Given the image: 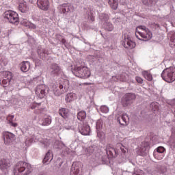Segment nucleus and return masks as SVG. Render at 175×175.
Segmentation results:
<instances>
[{
    "instance_id": "f257e3e1",
    "label": "nucleus",
    "mask_w": 175,
    "mask_h": 175,
    "mask_svg": "<svg viewBox=\"0 0 175 175\" xmlns=\"http://www.w3.org/2000/svg\"><path fill=\"white\" fill-rule=\"evenodd\" d=\"M29 83L33 85H37L36 94L38 95L40 98H44L49 94V88L46 86V85L42 84V77H36L31 80Z\"/></svg>"
},
{
    "instance_id": "f03ea898",
    "label": "nucleus",
    "mask_w": 175,
    "mask_h": 175,
    "mask_svg": "<svg viewBox=\"0 0 175 175\" xmlns=\"http://www.w3.org/2000/svg\"><path fill=\"white\" fill-rule=\"evenodd\" d=\"M128 152V149L122 145L121 143L116 144V148H114L111 145H107L106 148V152L108 158H116L118 154L122 155L125 154Z\"/></svg>"
},
{
    "instance_id": "7ed1b4c3",
    "label": "nucleus",
    "mask_w": 175,
    "mask_h": 175,
    "mask_svg": "<svg viewBox=\"0 0 175 175\" xmlns=\"http://www.w3.org/2000/svg\"><path fill=\"white\" fill-rule=\"evenodd\" d=\"M14 175H29L32 172V167L25 161L18 162L14 167Z\"/></svg>"
},
{
    "instance_id": "20e7f679",
    "label": "nucleus",
    "mask_w": 175,
    "mask_h": 175,
    "mask_svg": "<svg viewBox=\"0 0 175 175\" xmlns=\"http://www.w3.org/2000/svg\"><path fill=\"white\" fill-rule=\"evenodd\" d=\"M164 81L167 83H173L175 81V67H169L164 69L161 74Z\"/></svg>"
},
{
    "instance_id": "39448f33",
    "label": "nucleus",
    "mask_w": 175,
    "mask_h": 175,
    "mask_svg": "<svg viewBox=\"0 0 175 175\" xmlns=\"http://www.w3.org/2000/svg\"><path fill=\"white\" fill-rule=\"evenodd\" d=\"M72 73L76 77H79L80 79H88L91 76V72L88 70L87 67H75L72 70Z\"/></svg>"
},
{
    "instance_id": "423d86ee",
    "label": "nucleus",
    "mask_w": 175,
    "mask_h": 175,
    "mask_svg": "<svg viewBox=\"0 0 175 175\" xmlns=\"http://www.w3.org/2000/svg\"><path fill=\"white\" fill-rule=\"evenodd\" d=\"M3 17L11 24H15L16 25L18 24V14L14 11H5L3 14Z\"/></svg>"
},
{
    "instance_id": "0eeeda50",
    "label": "nucleus",
    "mask_w": 175,
    "mask_h": 175,
    "mask_svg": "<svg viewBox=\"0 0 175 175\" xmlns=\"http://www.w3.org/2000/svg\"><path fill=\"white\" fill-rule=\"evenodd\" d=\"M136 99V95L133 93H126L122 98V105L124 107L131 106Z\"/></svg>"
},
{
    "instance_id": "6e6552de",
    "label": "nucleus",
    "mask_w": 175,
    "mask_h": 175,
    "mask_svg": "<svg viewBox=\"0 0 175 175\" xmlns=\"http://www.w3.org/2000/svg\"><path fill=\"white\" fill-rule=\"evenodd\" d=\"M12 72L9 71H1L0 72V84H8L12 81Z\"/></svg>"
},
{
    "instance_id": "1a4fd4ad",
    "label": "nucleus",
    "mask_w": 175,
    "mask_h": 175,
    "mask_svg": "<svg viewBox=\"0 0 175 175\" xmlns=\"http://www.w3.org/2000/svg\"><path fill=\"white\" fill-rule=\"evenodd\" d=\"M150 150V143L148 142H142L140 147L137 150L138 155L141 157H146L148 154V150Z\"/></svg>"
},
{
    "instance_id": "9d476101",
    "label": "nucleus",
    "mask_w": 175,
    "mask_h": 175,
    "mask_svg": "<svg viewBox=\"0 0 175 175\" xmlns=\"http://www.w3.org/2000/svg\"><path fill=\"white\" fill-rule=\"evenodd\" d=\"M122 44L125 49H129V50H132V49H135V47H136V43L133 42L132 38H131L129 36H124Z\"/></svg>"
},
{
    "instance_id": "9b49d317",
    "label": "nucleus",
    "mask_w": 175,
    "mask_h": 175,
    "mask_svg": "<svg viewBox=\"0 0 175 175\" xmlns=\"http://www.w3.org/2000/svg\"><path fill=\"white\" fill-rule=\"evenodd\" d=\"M61 73H62L61 67H59V66L55 63L52 64L50 68L51 76H52V77H57L59 76Z\"/></svg>"
},
{
    "instance_id": "f8f14e48",
    "label": "nucleus",
    "mask_w": 175,
    "mask_h": 175,
    "mask_svg": "<svg viewBox=\"0 0 175 175\" xmlns=\"http://www.w3.org/2000/svg\"><path fill=\"white\" fill-rule=\"evenodd\" d=\"M73 10H75V7L70 3H64L59 7V12L62 14L73 12Z\"/></svg>"
},
{
    "instance_id": "ddd939ff",
    "label": "nucleus",
    "mask_w": 175,
    "mask_h": 175,
    "mask_svg": "<svg viewBox=\"0 0 175 175\" xmlns=\"http://www.w3.org/2000/svg\"><path fill=\"white\" fill-rule=\"evenodd\" d=\"M138 28L144 31V33H139V35L142 38L146 39L145 40H150L152 38V33L146 26H139Z\"/></svg>"
},
{
    "instance_id": "4468645a",
    "label": "nucleus",
    "mask_w": 175,
    "mask_h": 175,
    "mask_svg": "<svg viewBox=\"0 0 175 175\" xmlns=\"http://www.w3.org/2000/svg\"><path fill=\"white\" fill-rule=\"evenodd\" d=\"M5 144H12L16 140V135L10 132H5L3 134Z\"/></svg>"
},
{
    "instance_id": "2eb2a0df",
    "label": "nucleus",
    "mask_w": 175,
    "mask_h": 175,
    "mask_svg": "<svg viewBox=\"0 0 175 175\" xmlns=\"http://www.w3.org/2000/svg\"><path fill=\"white\" fill-rule=\"evenodd\" d=\"M40 139L39 138V135L30 134V135L26 138L25 141V144L27 147H29L32 143H36V142H39Z\"/></svg>"
},
{
    "instance_id": "dca6fc26",
    "label": "nucleus",
    "mask_w": 175,
    "mask_h": 175,
    "mask_svg": "<svg viewBox=\"0 0 175 175\" xmlns=\"http://www.w3.org/2000/svg\"><path fill=\"white\" fill-rule=\"evenodd\" d=\"M78 129L79 133L83 135L84 136L90 135V132L91 131V127H90V125L87 124H79Z\"/></svg>"
},
{
    "instance_id": "f3484780",
    "label": "nucleus",
    "mask_w": 175,
    "mask_h": 175,
    "mask_svg": "<svg viewBox=\"0 0 175 175\" xmlns=\"http://www.w3.org/2000/svg\"><path fill=\"white\" fill-rule=\"evenodd\" d=\"M37 5L42 10H49V8H50L49 0H38Z\"/></svg>"
},
{
    "instance_id": "a211bd4d",
    "label": "nucleus",
    "mask_w": 175,
    "mask_h": 175,
    "mask_svg": "<svg viewBox=\"0 0 175 175\" xmlns=\"http://www.w3.org/2000/svg\"><path fill=\"white\" fill-rule=\"evenodd\" d=\"M64 88H68V86L61 84L59 86V88L57 87V85H53V94L55 96H59L64 94Z\"/></svg>"
},
{
    "instance_id": "6ab92c4d",
    "label": "nucleus",
    "mask_w": 175,
    "mask_h": 175,
    "mask_svg": "<svg viewBox=\"0 0 175 175\" xmlns=\"http://www.w3.org/2000/svg\"><path fill=\"white\" fill-rule=\"evenodd\" d=\"M117 121L120 125H128L129 123V116L127 113H124L120 116V118H118Z\"/></svg>"
},
{
    "instance_id": "aec40b11",
    "label": "nucleus",
    "mask_w": 175,
    "mask_h": 175,
    "mask_svg": "<svg viewBox=\"0 0 175 175\" xmlns=\"http://www.w3.org/2000/svg\"><path fill=\"white\" fill-rule=\"evenodd\" d=\"M8 167H10V161L5 159H1L0 161V170L4 172V170H7Z\"/></svg>"
},
{
    "instance_id": "412c9836",
    "label": "nucleus",
    "mask_w": 175,
    "mask_h": 175,
    "mask_svg": "<svg viewBox=\"0 0 175 175\" xmlns=\"http://www.w3.org/2000/svg\"><path fill=\"white\" fill-rule=\"evenodd\" d=\"M58 113L64 120H66V118H69V109L62 107L59 109Z\"/></svg>"
},
{
    "instance_id": "4be33fe9",
    "label": "nucleus",
    "mask_w": 175,
    "mask_h": 175,
    "mask_svg": "<svg viewBox=\"0 0 175 175\" xmlns=\"http://www.w3.org/2000/svg\"><path fill=\"white\" fill-rule=\"evenodd\" d=\"M37 53L41 59H46V57L49 55V51L43 48H38L37 50Z\"/></svg>"
},
{
    "instance_id": "5701e85b",
    "label": "nucleus",
    "mask_w": 175,
    "mask_h": 175,
    "mask_svg": "<svg viewBox=\"0 0 175 175\" xmlns=\"http://www.w3.org/2000/svg\"><path fill=\"white\" fill-rule=\"evenodd\" d=\"M40 125L42 126H49L51 124V116H46L39 120Z\"/></svg>"
},
{
    "instance_id": "b1692460",
    "label": "nucleus",
    "mask_w": 175,
    "mask_h": 175,
    "mask_svg": "<svg viewBox=\"0 0 175 175\" xmlns=\"http://www.w3.org/2000/svg\"><path fill=\"white\" fill-rule=\"evenodd\" d=\"M51 161H53V153H51V152L49 150L45 154L42 163H44V165H49V163H50Z\"/></svg>"
},
{
    "instance_id": "393cba45",
    "label": "nucleus",
    "mask_w": 175,
    "mask_h": 175,
    "mask_svg": "<svg viewBox=\"0 0 175 175\" xmlns=\"http://www.w3.org/2000/svg\"><path fill=\"white\" fill-rule=\"evenodd\" d=\"M31 68V63L29 62H23L21 64V70L23 72H28Z\"/></svg>"
},
{
    "instance_id": "a878e982",
    "label": "nucleus",
    "mask_w": 175,
    "mask_h": 175,
    "mask_svg": "<svg viewBox=\"0 0 175 175\" xmlns=\"http://www.w3.org/2000/svg\"><path fill=\"white\" fill-rule=\"evenodd\" d=\"M77 99V94L76 93H68L65 98L66 102L70 103V102H73V100H76Z\"/></svg>"
},
{
    "instance_id": "bb28decb",
    "label": "nucleus",
    "mask_w": 175,
    "mask_h": 175,
    "mask_svg": "<svg viewBox=\"0 0 175 175\" xmlns=\"http://www.w3.org/2000/svg\"><path fill=\"white\" fill-rule=\"evenodd\" d=\"M122 175H144V172L142 170L135 168L133 173L129 172H124Z\"/></svg>"
},
{
    "instance_id": "cd10ccee",
    "label": "nucleus",
    "mask_w": 175,
    "mask_h": 175,
    "mask_svg": "<svg viewBox=\"0 0 175 175\" xmlns=\"http://www.w3.org/2000/svg\"><path fill=\"white\" fill-rule=\"evenodd\" d=\"M97 149H98V148H96V146L93 145V146L86 148L85 149V152L86 155L88 157H90V155H91L92 154H94V152H95V151H96Z\"/></svg>"
},
{
    "instance_id": "c85d7f7f",
    "label": "nucleus",
    "mask_w": 175,
    "mask_h": 175,
    "mask_svg": "<svg viewBox=\"0 0 175 175\" xmlns=\"http://www.w3.org/2000/svg\"><path fill=\"white\" fill-rule=\"evenodd\" d=\"M103 27L105 31H108L109 32H111L113 29H114V26L113 25V23L110 22H105L103 25Z\"/></svg>"
},
{
    "instance_id": "c756f323",
    "label": "nucleus",
    "mask_w": 175,
    "mask_h": 175,
    "mask_svg": "<svg viewBox=\"0 0 175 175\" xmlns=\"http://www.w3.org/2000/svg\"><path fill=\"white\" fill-rule=\"evenodd\" d=\"M80 170L76 167V163H73L71 167L70 175H80Z\"/></svg>"
},
{
    "instance_id": "7c9ffc66",
    "label": "nucleus",
    "mask_w": 175,
    "mask_h": 175,
    "mask_svg": "<svg viewBox=\"0 0 175 175\" xmlns=\"http://www.w3.org/2000/svg\"><path fill=\"white\" fill-rule=\"evenodd\" d=\"M79 121H84L87 118V113L85 111L78 112L77 115Z\"/></svg>"
},
{
    "instance_id": "2f4dec72",
    "label": "nucleus",
    "mask_w": 175,
    "mask_h": 175,
    "mask_svg": "<svg viewBox=\"0 0 175 175\" xmlns=\"http://www.w3.org/2000/svg\"><path fill=\"white\" fill-rule=\"evenodd\" d=\"M18 9L21 13H27V11L29 10L27 3H20Z\"/></svg>"
},
{
    "instance_id": "473e14b6",
    "label": "nucleus",
    "mask_w": 175,
    "mask_h": 175,
    "mask_svg": "<svg viewBox=\"0 0 175 175\" xmlns=\"http://www.w3.org/2000/svg\"><path fill=\"white\" fill-rule=\"evenodd\" d=\"M109 5L113 10H117L118 8V0H109Z\"/></svg>"
},
{
    "instance_id": "72a5a7b5",
    "label": "nucleus",
    "mask_w": 175,
    "mask_h": 175,
    "mask_svg": "<svg viewBox=\"0 0 175 175\" xmlns=\"http://www.w3.org/2000/svg\"><path fill=\"white\" fill-rule=\"evenodd\" d=\"M109 18V16L107 14L101 13L99 14V19L102 21V23H107Z\"/></svg>"
},
{
    "instance_id": "f704fd0d",
    "label": "nucleus",
    "mask_w": 175,
    "mask_h": 175,
    "mask_svg": "<svg viewBox=\"0 0 175 175\" xmlns=\"http://www.w3.org/2000/svg\"><path fill=\"white\" fill-rule=\"evenodd\" d=\"M161 153H159L158 152H155V150L153 152V157L155 158V159H157L158 161H162L163 158H165V154H160Z\"/></svg>"
},
{
    "instance_id": "c9c22d12",
    "label": "nucleus",
    "mask_w": 175,
    "mask_h": 175,
    "mask_svg": "<svg viewBox=\"0 0 175 175\" xmlns=\"http://www.w3.org/2000/svg\"><path fill=\"white\" fill-rule=\"evenodd\" d=\"M142 75L148 81H151L152 80V75H151V73L148 72V71H144Z\"/></svg>"
},
{
    "instance_id": "e433bc0d",
    "label": "nucleus",
    "mask_w": 175,
    "mask_h": 175,
    "mask_svg": "<svg viewBox=\"0 0 175 175\" xmlns=\"http://www.w3.org/2000/svg\"><path fill=\"white\" fill-rule=\"evenodd\" d=\"M142 2L146 6H152L157 3V0H143Z\"/></svg>"
},
{
    "instance_id": "4c0bfd02",
    "label": "nucleus",
    "mask_w": 175,
    "mask_h": 175,
    "mask_svg": "<svg viewBox=\"0 0 175 175\" xmlns=\"http://www.w3.org/2000/svg\"><path fill=\"white\" fill-rule=\"evenodd\" d=\"M86 18L89 21L94 22L95 21V16H94V13L92 12H88Z\"/></svg>"
},
{
    "instance_id": "58836bf2",
    "label": "nucleus",
    "mask_w": 175,
    "mask_h": 175,
    "mask_svg": "<svg viewBox=\"0 0 175 175\" xmlns=\"http://www.w3.org/2000/svg\"><path fill=\"white\" fill-rule=\"evenodd\" d=\"M102 126H103V122L102 121V120H97L96 123V129L97 132H99L100 129H102Z\"/></svg>"
},
{
    "instance_id": "ea45409f",
    "label": "nucleus",
    "mask_w": 175,
    "mask_h": 175,
    "mask_svg": "<svg viewBox=\"0 0 175 175\" xmlns=\"http://www.w3.org/2000/svg\"><path fill=\"white\" fill-rule=\"evenodd\" d=\"M8 65V59L1 58L0 59V69H3Z\"/></svg>"
},
{
    "instance_id": "a19ab883",
    "label": "nucleus",
    "mask_w": 175,
    "mask_h": 175,
    "mask_svg": "<svg viewBox=\"0 0 175 175\" xmlns=\"http://www.w3.org/2000/svg\"><path fill=\"white\" fill-rule=\"evenodd\" d=\"M60 43H62V44H63V46H64L66 49H69V47H70V45H69V42H68V40H66L64 38H62Z\"/></svg>"
},
{
    "instance_id": "79ce46f5",
    "label": "nucleus",
    "mask_w": 175,
    "mask_h": 175,
    "mask_svg": "<svg viewBox=\"0 0 175 175\" xmlns=\"http://www.w3.org/2000/svg\"><path fill=\"white\" fill-rule=\"evenodd\" d=\"M156 152H159V154H163L165 151H166V149L163 146H159L157 148V149L154 150Z\"/></svg>"
},
{
    "instance_id": "37998d69",
    "label": "nucleus",
    "mask_w": 175,
    "mask_h": 175,
    "mask_svg": "<svg viewBox=\"0 0 175 175\" xmlns=\"http://www.w3.org/2000/svg\"><path fill=\"white\" fill-rule=\"evenodd\" d=\"M20 21L22 25H24L25 27H29V22L28 21V20L21 18L20 19Z\"/></svg>"
},
{
    "instance_id": "c03bdc74",
    "label": "nucleus",
    "mask_w": 175,
    "mask_h": 175,
    "mask_svg": "<svg viewBox=\"0 0 175 175\" xmlns=\"http://www.w3.org/2000/svg\"><path fill=\"white\" fill-rule=\"evenodd\" d=\"M156 167H157V169H160V172H161V173H162L163 174L164 173H166V172H167V169H166V167H165V166H162V165H157Z\"/></svg>"
},
{
    "instance_id": "a18cd8bd",
    "label": "nucleus",
    "mask_w": 175,
    "mask_h": 175,
    "mask_svg": "<svg viewBox=\"0 0 175 175\" xmlns=\"http://www.w3.org/2000/svg\"><path fill=\"white\" fill-rule=\"evenodd\" d=\"M100 110L102 113H109V107L106 105H103L100 107Z\"/></svg>"
},
{
    "instance_id": "49530a36",
    "label": "nucleus",
    "mask_w": 175,
    "mask_h": 175,
    "mask_svg": "<svg viewBox=\"0 0 175 175\" xmlns=\"http://www.w3.org/2000/svg\"><path fill=\"white\" fill-rule=\"evenodd\" d=\"M113 23H115L116 25H120L121 23V17L113 18Z\"/></svg>"
},
{
    "instance_id": "de8ad7c7",
    "label": "nucleus",
    "mask_w": 175,
    "mask_h": 175,
    "mask_svg": "<svg viewBox=\"0 0 175 175\" xmlns=\"http://www.w3.org/2000/svg\"><path fill=\"white\" fill-rule=\"evenodd\" d=\"M152 108V110H153V111H157V110H158V103H152L150 105Z\"/></svg>"
},
{
    "instance_id": "09e8293b",
    "label": "nucleus",
    "mask_w": 175,
    "mask_h": 175,
    "mask_svg": "<svg viewBox=\"0 0 175 175\" xmlns=\"http://www.w3.org/2000/svg\"><path fill=\"white\" fill-rule=\"evenodd\" d=\"M33 62H35L36 66H42V61L40 60L39 59H35L33 60Z\"/></svg>"
},
{
    "instance_id": "8fccbe9b",
    "label": "nucleus",
    "mask_w": 175,
    "mask_h": 175,
    "mask_svg": "<svg viewBox=\"0 0 175 175\" xmlns=\"http://www.w3.org/2000/svg\"><path fill=\"white\" fill-rule=\"evenodd\" d=\"M8 124H10V125L11 126H13L14 128H16V126H18V124L17 123L13 122V121L12 120H8Z\"/></svg>"
},
{
    "instance_id": "3c124183",
    "label": "nucleus",
    "mask_w": 175,
    "mask_h": 175,
    "mask_svg": "<svg viewBox=\"0 0 175 175\" xmlns=\"http://www.w3.org/2000/svg\"><path fill=\"white\" fill-rule=\"evenodd\" d=\"M135 80L139 84H143V79H142L140 77H136Z\"/></svg>"
},
{
    "instance_id": "603ef678",
    "label": "nucleus",
    "mask_w": 175,
    "mask_h": 175,
    "mask_svg": "<svg viewBox=\"0 0 175 175\" xmlns=\"http://www.w3.org/2000/svg\"><path fill=\"white\" fill-rule=\"evenodd\" d=\"M55 37H56V39H57V40H59V42H61V40L62 39H64V37L62 36H61L60 34H56Z\"/></svg>"
},
{
    "instance_id": "864d4df0",
    "label": "nucleus",
    "mask_w": 175,
    "mask_h": 175,
    "mask_svg": "<svg viewBox=\"0 0 175 175\" xmlns=\"http://www.w3.org/2000/svg\"><path fill=\"white\" fill-rule=\"evenodd\" d=\"M171 39L172 40H175V33L174 32L171 33Z\"/></svg>"
},
{
    "instance_id": "5fc2aeb1",
    "label": "nucleus",
    "mask_w": 175,
    "mask_h": 175,
    "mask_svg": "<svg viewBox=\"0 0 175 175\" xmlns=\"http://www.w3.org/2000/svg\"><path fill=\"white\" fill-rule=\"evenodd\" d=\"M13 118H14V115L9 116L8 118L9 121H13Z\"/></svg>"
},
{
    "instance_id": "6e6d98bb",
    "label": "nucleus",
    "mask_w": 175,
    "mask_h": 175,
    "mask_svg": "<svg viewBox=\"0 0 175 175\" xmlns=\"http://www.w3.org/2000/svg\"><path fill=\"white\" fill-rule=\"evenodd\" d=\"M37 106H38V104H33V105L31 106V109L32 110H34V109H36Z\"/></svg>"
},
{
    "instance_id": "4d7b16f0",
    "label": "nucleus",
    "mask_w": 175,
    "mask_h": 175,
    "mask_svg": "<svg viewBox=\"0 0 175 175\" xmlns=\"http://www.w3.org/2000/svg\"><path fill=\"white\" fill-rule=\"evenodd\" d=\"M64 127L65 128V129H67L68 131H69L70 129H72V126H66L64 124Z\"/></svg>"
},
{
    "instance_id": "13d9d810",
    "label": "nucleus",
    "mask_w": 175,
    "mask_h": 175,
    "mask_svg": "<svg viewBox=\"0 0 175 175\" xmlns=\"http://www.w3.org/2000/svg\"><path fill=\"white\" fill-rule=\"evenodd\" d=\"M43 144H44V148H47V147H49V143H46V144L43 143Z\"/></svg>"
},
{
    "instance_id": "bf43d9fd",
    "label": "nucleus",
    "mask_w": 175,
    "mask_h": 175,
    "mask_svg": "<svg viewBox=\"0 0 175 175\" xmlns=\"http://www.w3.org/2000/svg\"><path fill=\"white\" fill-rule=\"evenodd\" d=\"M65 83H66V84H68L69 83V81H65Z\"/></svg>"
},
{
    "instance_id": "052dcab7",
    "label": "nucleus",
    "mask_w": 175,
    "mask_h": 175,
    "mask_svg": "<svg viewBox=\"0 0 175 175\" xmlns=\"http://www.w3.org/2000/svg\"><path fill=\"white\" fill-rule=\"evenodd\" d=\"M33 28H36V25H33Z\"/></svg>"
}]
</instances>
